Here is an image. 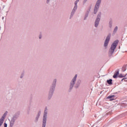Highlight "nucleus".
Here are the masks:
<instances>
[{"label":"nucleus","instance_id":"obj_1","mask_svg":"<svg viewBox=\"0 0 127 127\" xmlns=\"http://www.w3.org/2000/svg\"><path fill=\"white\" fill-rule=\"evenodd\" d=\"M57 80L55 79L52 83V86L50 89V91L49 93L48 99L50 100L53 95V93H54V90H55V87H56V82Z\"/></svg>","mask_w":127,"mask_h":127},{"label":"nucleus","instance_id":"obj_2","mask_svg":"<svg viewBox=\"0 0 127 127\" xmlns=\"http://www.w3.org/2000/svg\"><path fill=\"white\" fill-rule=\"evenodd\" d=\"M118 44H119L118 40L115 41L113 42V43L112 44L109 52V56H112V55L114 54V52H115V49L117 48V46H118Z\"/></svg>","mask_w":127,"mask_h":127},{"label":"nucleus","instance_id":"obj_3","mask_svg":"<svg viewBox=\"0 0 127 127\" xmlns=\"http://www.w3.org/2000/svg\"><path fill=\"white\" fill-rule=\"evenodd\" d=\"M19 112H17L13 116L10 121L9 127H13L14 123H15V121L18 119V117H19Z\"/></svg>","mask_w":127,"mask_h":127},{"label":"nucleus","instance_id":"obj_4","mask_svg":"<svg viewBox=\"0 0 127 127\" xmlns=\"http://www.w3.org/2000/svg\"><path fill=\"white\" fill-rule=\"evenodd\" d=\"M48 112V109H47V107H46L45 108V111H44L43 118L42 127H46V122H47Z\"/></svg>","mask_w":127,"mask_h":127},{"label":"nucleus","instance_id":"obj_5","mask_svg":"<svg viewBox=\"0 0 127 127\" xmlns=\"http://www.w3.org/2000/svg\"><path fill=\"white\" fill-rule=\"evenodd\" d=\"M77 74H75L70 82L69 90V92H71V90H72V89H73L74 87V85L76 84V81L77 80Z\"/></svg>","mask_w":127,"mask_h":127},{"label":"nucleus","instance_id":"obj_6","mask_svg":"<svg viewBox=\"0 0 127 127\" xmlns=\"http://www.w3.org/2000/svg\"><path fill=\"white\" fill-rule=\"evenodd\" d=\"M101 2H102V0H97L94 9V14H96L97 12H98V10H99V8H100V5H101Z\"/></svg>","mask_w":127,"mask_h":127},{"label":"nucleus","instance_id":"obj_7","mask_svg":"<svg viewBox=\"0 0 127 127\" xmlns=\"http://www.w3.org/2000/svg\"><path fill=\"white\" fill-rule=\"evenodd\" d=\"M102 16V12H100L97 15V18L95 20V27H98V25H99V23H100V20L101 18V16Z\"/></svg>","mask_w":127,"mask_h":127},{"label":"nucleus","instance_id":"obj_8","mask_svg":"<svg viewBox=\"0 0 127 127\" xmlns=\"http://www.w3.org/2000/svg\"><path fill=\"white\" fill-rule=\"evenodd\" d=\"M110 39H111V34H108L106 37L104 45V47H107L108 46L109 42H110Z\"/></svg>","mask_w":127,"mask_h":127},{"label":"nucleus","instance_id":"obj_9","mask_svg":"<svg viewBox=\"0 0 127 127\" xmlns=\"http://www.w3.org/2000/svg\"><path fill=\"white\" fill-rule=\"evenodd\" d=\"M76 10H77V8H73L70 14V19L72 18V17H73V15H74V14L75 13V12L76 11Z\"/></svg>","mask_w":127,"mask_h":127},{"label":"nucleus","instance_id":"obj_10","mask_svg":"<svg viewBox=\"0 0 127 127\" xmlns=\"http://www.w3.org/2000/svg\"><path fill=\"white\" fill-rule=\"evenodd\" d=\"M119 74L120 71L119 70L116 71L113 75V78H114V79L118 78V75H119Z\"/></svg>","mask_w":127,"mask_h":127},{"label":"nucleus","instance_id":"obj_11","mask_svg":"<svg viewBox=\"0 0 127 127\" xmlns=\"http://www.w3.org/2000/svg\"><path fill=\"white\" fill-rule=\"evenodd\" d=\"M115 95H110L107 97V99H110V101H114L115 100Z\"/></svg>","mask_w":127,"mask_h":127},{"label":"nucleus","instance_id":"obj_12","mask_svg":"<svg viewBox=\"0 0 127 127\" xmlns=\"http://www.w3.org/2000/svg\"><path fill=\"white\" fill-rule=\"evenodd\" d=\"M40 114H41L40 112H39L38 113V114H37V115L36 117V119H35V122L36 123H37V122H38V119H39V117H40Z\"/></svg>","mask_w":127,"mask_h":127},{"label":"nucleus","instance_id":"obj_13","mask_svg":"<svg viewBox=\"0 0 127 127\" xmlns=\"http://www.w3.org/2000/svg\"><path fill=\"white\" fill-rule=\"evenodd\" d=\"M6 115H7V111H6L3 115L2 116V117L0 118L1 120H3V121H4V119H5V117H6Z\"/></svg>","mask_w":127,"mask_h":127},{"label":"nucleus","instance_id":"obj_14","mask_svg":"<svg viewBox=\"0 0 127 127\" xmlns=\"http://www.w3.org/2000/svg\"><path fill=\"white\" fill-rule=\"evenodd\" d=\"M80 1V0H76L75 2H74V8H77L78 7V2H79V1Z\"/></svg>","mask_w":127,"mask_h":127},{"label":"nucleus","instance_id":"obj_15","mask_svg":"<svg viewBox=\"0 0 127 127\" xmlns=\"http://www.w3.org/2000/svg\"><path fill=\"white\" fill-rule=\"evenodd\" d=\"M113 79H110L109 80H107V82L108 83V84H109V85H112V84H113Z\"/></svg>","mask_w":127,"mask_h":127},{"label":"nucleus","instance_id":"obj_16","mask_svg":"<svg viewBox=\"0 0 127 127\" xmlns=\"http://www.w3.org/2000/svg\"><path fill=\"white\" fill-rule=\"evenodd\" d=\"M80 83H81V80H79L76 85L74 86L75 88H78L79 86H80Z\"/></svg>","mask_w":127,"mask_h":127},{"label":"nucleus","instance_id":"obj_17","mask_svg":"<svg viewBox=\"0 0 127 127\" xmlns=\"http://www.w3.org/2000/svg\"><path fill=\"white\" fill-rule=\"evenodd\" d=\"M117 31H118V26H116L114 31H113V34H115L117 33Z\"/></svg>","mask_w":127,"mask_h":127},{"label":"nucleus","instance_id":"obj_18","mask_svg":"<svg viewBox=\"0 0 127 127\" xmlns=\"http://www.w3.org/2000/svg\"><path fill=\"white\" fill-rule=\"evenodd\" d=\"M127 70V65H124L122 67V71L123 72H125Z\"/></svg>","mask_w":127,"mask_h":127},{"label":"nucleus","instance_id":"obj_19","mask_svg":"<svg viewBox=\"0 0 127 127\" xmlns=\"http://www.w3.org/2000/svg\"><path fill=\"white\" fill-rule=\"evenodd\" d=\"M3 122H4V120L1 119H0V127H1V126H2V124H3Z\"/></svg>","mask_w":127,"mask_h":127},{"label":"nucleus","instance_id":"obj_20","mask_svg":"<svg viewBox=\"0 0 127 127\" xmlns=\"http://www.w3.org/2000/svg\"><path fill=\"white\" fill-rule=\"evenodd\" d=\"M88 15H89V12H87L85 14L84 20H86V19H87V18L88 17Z\"/></svg>","mask_w":127,"mask_h":127},{"label":"nucleus","instance_id":"obj_21","mask_svg":"<svg viewBox=\"0 0 127 127\" xmlns=\"http://www.w3.org/2000/svg\"><path fill=\"white\" fill-rule=\"evenodd\" d=\"M118 77H119V78H124V77H126V75H123V74H120Z\"/></svg>","mask_w":127,"mask_h":127},{"label":"nucleus","instance_id":"obj_22","mask_svg":"<svg viewBox=\"0 0 127 127\" xmlns=\"http://www.w3.org/2000/svg\"><path fill=\"white\" fill-rule=\"evenodd\" d=\"M113 22L112 21L109 22V27L110 28H112V24Z\"/></svg>","mask_w":127,"mask_h":127},{"label":"nucleus","instance_id":"obj_23","mask_svg":"<svg viewBox=\"0 0 127 127\" xmlns=\"http://www.w3.org/2000/svg\"><path fill=\"white\" fill-rule=\"evenodd\" d=\"M4 127H7V124L6 123L4 124Z\"/></svg>","mask_w":127,"mask_h":127},{"label":"nucleus","instance_id":"obj_24","mask_svg":"<svg viewBox=\"0 0 127 127\" xmlns=\"http://www.w3.org/2000/svg\"><path fill=\"white\" fill-rule=\"evenodd\" d=\"M127 79V78H124L123 79H122V82H123V81L125 80V81L126 82V79Z\"/></svg>","mask_w":127,"mask_h":127},{"label":"nucleus","instance_id":"obj_25","mask_svg":"<svg viewBox=\"0 0 127 127\" xmlns=\"http://www.w3.org/2000/svg\"><path fill=\"white\" fill-rule=\"evenodd\" d=\"M50 0H47V3H49Z\"/></svg>","mask_w":127,"mask_h":127},{"label":"nucleus","instance_id":"obj_26","mask_svg":"<svg viewBox=\"0 0 127 127\" xmlns=\"http://www.w3.org/2000/svg\"><path fill=\"white\" fill-rule=\"evenodd\" d=\"M23 75H24V74L22 73V75L20 76L21 78H22V77H23Z\"/></svg>","mask_w":127,"mask_h":127},{"label":"nucleus","instance_id":"obj_27","mask_svg":"<svg viewBox=\"0 0 127 127\" xmlns=\"http://www.w3.org/2000/svg\"><path fill=\"white\" fill-rule=\"evenodd\" d=\"M87 0H84V1H83L84 3H85V2H87Z\"/></svg>","mask_w":127,"mask_h":127},{"label":"nucleus","instance_id":"obj_28","mask_svg":"<svg viewBox=\"0 0 127 127\" xmlns=\"http://www.w3.org/2000/svg\"><path fill=\"white\" fill-rule=\"evenodd\" d=\"M41 37H42V36H41V35H40V36H39V39H41Z\"/></svg>","mask_w":127,"mask_h":127},{"label":"nucleus","instance_id":"obj_29","mask_svg":"<svg viewBox=\"0 0 127 127\" xmlns=\"http://www.w3.org/2000/svg\"><path fill=\"white\" fill-rule=\"evenodd\" d=\"M1 28V27L0 26V30Z\"/></svg>","mask_w":127,"mask_h":127},{"label":"nucleus","instance_id":"obj_30","mask_svg":"<svg viewBox=\"0 0 127 127\" xmlns=\"http://www.w3.org/2000/svg\"><path fill=\"white\" fill-rule=\"evenodd\" d=\"M126 127H127V124L126 125Z\"/></svg>","mask_w":127,"mask_h":127}]
</instances>
